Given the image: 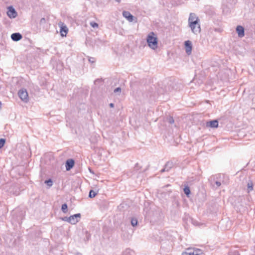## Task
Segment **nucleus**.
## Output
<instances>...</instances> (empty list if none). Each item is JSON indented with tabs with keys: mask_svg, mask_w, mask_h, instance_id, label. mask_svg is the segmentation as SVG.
I'll return each mask as SVG.
<instances>
[{
	"mask_svg": "<svg viewBox=\"0 0 255 255\" xmlns=\"http://www.w3.org/2000/svg\"><path fill=\"white\" fill-rule=\"evenodd\" d=\"M148 46L152 49L155 50L158 47V39L156 35L153 32H150L146 38Z\"/></svg>",
	"mask_w": 255,
	"mask_h": 255,
	"instance_id": "1",
	"label": "nucleus"
},
{
	"mask_svg": "<svg viewBox=\"0 0 255 255\" xmlns=\"http://www.w3.org/2000/svg\"><path fill=\"white\" fill-rule=\"evenodd\" d=\"M203 254L201 250L196 248H188L182 255H201Z\"/></svg>",
	"mask_w": 255,
	"mask_h": 255,
	"instance_id": "2",
	"label": "nucleus"
},
{
	"mask_svg": "<svg viewBox=\"0 0 255 255\" xmlns=\"http://www.w3.org/2000/svg\"><path fill=\"white\" fill-rule=\"evenodd\" d=\"M18 96L23 102L26 103L28 101V95L27 92L25 89H20L18 93Z\"/></svg>",
	"mask_w": 255,
	"mask_h": 255,
	"instance_id": "3",
	"label": "nucleus"
},
{
	"mask_svg": "<svg viewBox=\"0 0 255 255\" xmlns=\"http://www.w3.org/2000/svg\"><path fill=\"white\" fill-rule=\"evenodd\" d=\"M81 216L80 213L70 216L69 217V223L72 225H75L80 221Z\"/></svg>",
	"mask_w": 255,
	"mask_h": 255,
	"instance_id": "4",
	"label": "nucleus"
},
{
	"mask_svg": "<svg viewBox=\"0 0 255 255\" xmlns=\"http://www.w3.org/2000/svg\"><path fill=\"white\" fill-rule=\"evenodd\" d=\"M189 26L193 33L194 34H197L198 33H200L201 31V28L199 22H196V24H189Z\"/></svg>",
	"mask_w": 255,
	"mask_h": 255,
	"instance_id": "5",
	"label": "nucleus"
},
{
	"mask_svg": "<svg viewBox=\"0 0 255 255\" xmlns=\"http://www.w3.org/2000/svg\"><path fill=\"white\" fill-rule=\"evenodd\" d=\"M7 14L10 18H14L17 15V12L12 6L8 7Z\"/></svg>",
	"mask_w": 255,
	"mask_h": 255,
	"instance_id": "6",
	"label": "nucleus"
},
{
	"mask_svg": "<svg viewBox=\"0 0 255 255\" xmlns=\"http://www.w3.org/2000/svg\"><path fill=\"white\" fill-rule=\"evenodd\" d=\"M199 22V19L195 13H190L188 18L189 24H196V22Z\"/></svg>",
	"mask_w": 255,
	"mask_h": 255,
	"instance_id": "7",
	"label": "nucleus"
},
{
	"mask_svg": "<svg viewBox=\"0 0 255 255\" xmlns=\"http://www.w3.org/2000/svg\"><path fill=\"white\" fill-rule=\"evenodd\" d=\"M185 48L186 53L189 55L191 54L192 44L191 41L187 40L185 42Z\"/></svg>",
	"mask_w": 255,
	"mask_h": 255,
	"instance_id": "8",
	"label": "nucleus"
},
{
	"mask_svg": "<svg viewBox=\"0 0 255 255\" xmlns=\"http://www.w3.org/2000/svg\"><path fill=\"white\" fill-rule=\"evenodd\" d=\"M59 25L60 26V32L61 33V36L63 37L66 36L68 31L67 27L62 22L59 23Z\"/></svg>",
	"mask_w": 255,
	"mask_h": 255,
	"instance_id": "9",
	"label": "nucleus"
},
{
	"mask_svg": "<svg viewBox=\"0 0 255 255\" xmlns=\"http://www.w3.org/2000/svg\"><path fill=\"white\" fill-rule=\"evenodd\" d=\"M123 15L129 22H132L133 20V16L128 11H124Z\"/></svg>",
	"mask_w": 255,
	"mask_h": 255,
	"instance_id": "10",
	"label": "nucleus"
},
{
	"mask_svg": "<svg viewBox=\"0 0 255 255\" xmlns=\"http://www.w3.org/2000/svg\"><path fill=\"white\" fill-rule=\"evenodd\" d=\"M206 127L212 128H216L218 127V122L217 120H213L206 123Z\"/></svg>",
	"mask_w": 255,
	"mask_h": 255,
	"instance_id": "11",
	"label": "nucleus"
},
{
	"mask_svg": "<svg viewBox=\"0 0 255 255\" xmlns=\"http://www.w3.org/2000/svg\"><path fill=\"white\" fill-rule=\"evenodd\" d=\"M74 160L72 159H68L66 162V164H65V167H66V169L67 171H69L74 166Z\"/></svg>",
	"mask_w": 255,
	"mask_h": 255,
	"instance_id": "12",
	"label": "nucleus"
},
{
	"mask_svg": "<svg viewBox=\"0 0 255 255\" xmlns=\"http://www.w3.org/2000/svg\"><path fill=\"white\" fill-rule=\"evenodd\" d=\"M236 31L239 37H243L245 35L244 28L241 25L237 26Z\"/></svg>",
	"mask_w": 255,
	"mask_h": 255,
	"instance_id": "13",
	"label": "nucleus"
},
{
	"mask_svg": "<svg viewBox=\"0 0 255 255\" xmlns=\"http://www.w3.org/2000/svg\"><path fill=\"white\" fill-rule=\"evenodd\" d=\"M22 38V35L19 33H14L11 35V38L14 41H18Z\"/></svg>",
	"mask_w": 255,
	"mask_h": 255,
	"instance_id": "14",
	"label": "nucleus"
},
{
	"mask_svg": "<svg viewBox=\"0 0 255 255\" xmlns=\"http://www.w3.org/2000/svg\"><path fill=\"white\" fill-rule=\"evenodd\" d=\"M173 166V163L172 162L168 161L166 164L164 166V167L166 169V171H169L170 169L172 168V167Z\"/></svg>",
	"mask_w": 255,
	"mask_h": 255,
	"instance_id": "15",
	"label": "nucleus"
},
{
	"mask_svg": "<svg viewBox=\"0 0 255 255\" xmlns=\"http://www.w3.org/2000/svg\"><path fill=\"white\" fill-rule=\"evenodd\" d=\"M133 254L134 252L132 250L127 249L123 253V255H133Z\"/></svg>",
	"mask_w": 255,
	"mask_h": 255,
	"instance_id": "16",
	"label": "nucleus"
},
{
	"mask_svg": "<svg viewBox=\"0 0 255 255\" xmlns=\"http://www.w3.org/2000/svg\"><path fill=\"white\" fill-rule=\"evenodd\" d=\"M247 186H248V192L249 193L251 191H252V190H253V183L252 181H249L248 182Z\"/></svg>",
	"mask_w": 255,
	"mask_h": 255,
	"instance_id": "17",
	"label": "nucleus"
},
{
	"mask_svg": "<svg viewBox=\"0 0 255 255\" xmlns=\"http://www.w3.org/2000/svg\"><path fill=\"white\" fill-rule=\"evenodd\" d=\"M67 208L68 207L66 204H64L62 205L61 210L64 213H66L67 212Z\"/></svg>",
	"mask_w": 255,
	"mask_h": 255,
	"instance_id": "18",
	"label": "nucleus"
},
{
	"mask_svg": "<svg viewBox=\"0 0 255 255\" xmlns=\"http://www.w3.org/2000/svg\"><path fill=\"white\" fill-rule=\"evenodd\" d=\"M96 195H97V193L96 192H95L93 190H90V191L89 192V196L90 198H92L95 197Z\"/></svg>",
	"mask_w": 255,
	"mask_h": 255,
	"instance_id": "19",
	"label": "nucleus"
},
{
	"mask_svg": "<svg viewBox=\"0 0 255 255\" xmlns=\"http://www.w3.org/2000/svg\"><path fill=\"white\" fill-rule=\"evenodd\" d=\"M131 224L133 227H135L137 225V220L136 219L132 218L131 220Z\"/></svg>",
	"mask_w": 255,
	"mask_h": 255,
	"instance_id": "20",
	"label": "nucleus"
},
{
	"mask_svg": "<svg viewBox=\"0 0 255 255\" xmlns=\"http://www.w3.org/2000/svg\"><path fill=\"white\" fill-rule=\"evenodd\" d=\"M184 193L187 195L188 196L190 193V190L189 187L186 186L184 188Z\"/></svg>",
	"mask_w": 255,
	"mask_h": 255,
	"instance_id": "21",
	"label": "nucleus"
},
{
	"mask_svg": "<svg viewBox=\"0 0 255 255\" xmlns=\"http://www.w3.org/2000/svg\"><path fill=\"white\" fill-rule=\"evenodd\" d=\"M45 183L49 187H51L53 184V182L51 179H49L48 180H45Z\"/></svg>",
	"mask_w": 255,
	"mask_h": 255,
	"instance_id": "22",
	"label": "nucleus"
},
{
	"mask_svg": "<svg viewBox=\"0 0 255 255\" xmlns=\"http://www.w3.org/2000/svg\"><path fill=\"white\" fill-rule=\"evenodd\" d=\"M5 142V140L3 138L0 139V148H2Z\"/></svg>",
	"mask_w": 255,
	"mask_h": 255,
	"instance_id": "23",
	"label": "nucleus"
},
{
	"mask_svg": "<svg viewBox=\"0 0 255 255\" xmlns=\"http://www.w3.org/2000/svg\"><path fill=\"white\" fill-rule=\"evenodd\" d=\"M167 120L168 122L170 124H173L174 122V119L171 117H168L167 119Z\"/></svg>",
	"mask_w": 255,
	"mask_h": 255,
	"instance_id": "24",
	"label": "nucleus"
},
{
	"mask_svg": "<svg viewBox=\"0 0 255 255\" xmlns=\"http://www.w3.org/2000/svg\"><path fill=\"white\" fill-rule=\"evenodd\" d=\"M90 25L93 28H97L98 27V24L95 22L92 21L90 22Z\"/></svg>",
	"mask_w": 255,
	"mask_h": 255,
	"instance_id": "25",
	"label": "nucleus"
},
{
	"mask_svg": "<svg viewBox=\"0 0 255 255\" xmlns=\"http://www.w3.org/2000/svg\"><path fill=\"white\" fill-rule=\"evenodd\" d=\"M62 220L69 223V217H64L62 218Z\"/></svg>",
	"mask_w": 255,
	"mask_h": 255,
	"instance_id": "26",
	"label": "nucleus"
},
{
	"mask_svg": "<svg viewBox=\"0 0 255 255\" xmlns=\"http://www.w3.org/2000/svg\"><path fill=\"white\" fill-rule=\"evenodd\" d=\"M121 88L120 87H118L114 90V93H121Z\"/></svg>",
	"mask_w": 255,
	"mask_h": 255,
	"instance_id": "27",
	"label": "nucleus"
},
{
	"mask_svg": "<svg viewBox=\"0 0 255 255\" xmlns=\"http://www.w3.org/2000/svg\"><path fill=\"white\" fill-rule=\"evenodd\" d=\"M89 61L92 63H93L96 61V60L94 58L90 57L89 58Z\"/></svg>",
	"mask_w": 255,
	"mask_h": 255,
	"instance_id": "28",
	"label": "nucleus"
},
{
	"mask_svg": "<svg viewBox=\"0 0 255 255\" xmlns=\"http://www.w3.org/2000/svg\"><path fill=\"white\" fill-rule=\"evenodd\" d=\"M221 182L220 181H216L215 182V184L217 187H220L221 185Z\"/></svg>",
	"mask_w": 255,
	"mask_h": 255,
	"instance_id": "29",
	"label": "nucleus"
},
{
	"mask_svg": "<svg viewBox=\"0 0 255 255\" xmlns=\"http://www.w3.org/2000/svg\"><path fill=\"white\" fill-rule=\"evenodd\" d=\"M46 20L45 18H42L40 20V24H44L45 23Z\"/></svg>",
	"mask_w": 255,
	"mask_h": 255,
	"instance_id": "30",
	"label": "nucleus"
},
{
	"mask_svg": "<svg viewBox=\"0 0 255 255\" xmlns=\"http://www.w3.org/2000/svg\"><path fill=\"white\" fill-rule=\"evenodd\" d=\"M109 106L111 108H113L114 107V104L113 103H110Z\"/></svg>",
	"mask_w": 255,
	"mask_h": 255,
	"instance_id": "31",
	"label": "nucleus"
},
{
	"mask_svg": "<svg viewBox=\"0 0 255 255\" xmlns=\"http://www.w3.org/2000/svg\"><path fill=\"white\" fill-rule=\"evenodd\" d=\"M160 171H161V172H163L164 171H166V169H165V167H164V168L162 169Z\"/></svg>",
	"mask_w": 255,
	"mask_h": 255,
	"instance_id": "32",
	"label": "nucleus"
},
{
	"mask_svg": "<svg viewBox=\"0 0 255 255\" xmlns=\"http://www.w3.org/2000/svg\"><path fill=\"white\" fill-rule=\"evenodd\" d=\"M115 1L118 2H120L121 0H115Z\"/></svg>",
	"mask_w": 255,
	"mask_h": 255,
	"instance_id": "33",
	"label": "nucleus"
}]
</instances>
